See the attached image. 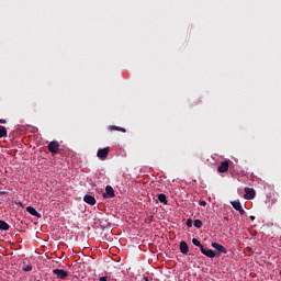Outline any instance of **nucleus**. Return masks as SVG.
<instances>
[{
    "mask_svg": "<svg viewBox=\"0 0 281 281\" xmlns=\"http://www.w3.org/2000/svg\"><path fill=\"white\" fill-rule=\"evenodd\" d=\"M110 150H111V148H109V147L99 148L98 151H97V157L101 161H105V159L109 157V151Z\"/></svg>",
    "mask_w": 281,
    "mask_h": 281,
    "instance_id": "1",
    "label": "nucleus"
},
{
    "mask_svg": "<svg viewBox=\"0 0 281 281\" xmlns=\"http://www.w3.org/2000/svg\"><path fill=\"white\" fill-rule=\"evenodd\" d=\"M244 192H245L244 199H246L247 201H251V199H255L256 196V190L251 188H245Z\"/></svg>",
    "mask_w": 281,
    "mask_h": 281,
    "instance_id": "2",
    "label": "nucleus"
},
{
    "mask_svg": "<svg viewBox=\"0 0 281 281\" xmlns=\"http://www.w3.org/2000/svg\"><path fill=\"white\" fill-rule=\"evenodd\" d=\"M54 276H57L59 280H65L69 276V272L63 270V269H54L53 270Z\"/></svg>",
    "mask_w": 281,
    "mask_h": 281,
    "instance_id": "3",
    "label": "nucleus"
},
{
    "mask_svg": "<svg viewBox=\"0 0 281 281\" xmlns=\"http://www.w3.org/2000/svg\"><path fill=\"white\" fill-rule=\"evenodd\" d=\"M59 148H60V144L58 143V140H53L48 144L49 153L56 154L58 153Z\"/></svg>",
    "mask_w": 281,
    "mask_h": 281,
    "instance_id": "4",
    "label": "nucleus"
},
{
    "mask_svg": "<svg viewBox=\"0 0 281 281\" xmlns=\"http://www.w3.org/2000/svg\"><path fill=\"white\" fill-rule=\"evenodd\" d=\"M115 196V191L113 190V187L106 186L105 187V193H103V198L106 199H113Z\"/></svg>",
    "mask_w": 281,
    "mask_h": 281,
    "instance_id": "5",
    "label": "nucleus"
},
{
    "mask_svg": "<svg viewBox=\"0 0 281 281\" xmlns=\"http://www.w3.org/2000/svg\"><path fill=\"white\" fill-rule=\"evenodd\" d=\"M201 254H203V256H206V258H216V252L212 249H205L204 246L201 249Z\"/></svg>",
    "mask_w": 281,
    "mask_h": 281,
    "instance_id": "6",
    "label": "nucleus"
},
{
    "mask_svg": "<svg viewBox=\"0 0 281 281\" xmlns=\"http://www.w3.org/2000/svg\"><path fill=\"white\" fill-rule=\"evenodd\" d=\"M211 247H213L214 249H216L220 254H227V249L224 248L223 245H221V244H218V243H216V241L212 243V244H211Z\"/></svg>",
    "mask_w": 281,
    "mask_h": 281,
    "instance_id": "7",
    "label": "nucleus"
},
{
    "mask_svg": "<svg viewBox=\"0 0 281 281\" xmlns=\"http://www.w3.org/2000/svg\"><path fill=\"white\" fill-rule=\"evenodd\" d=\"M180 251L181 254H183L184 256H188L189 251H190V247L188 246V243H186V240H181L180 241Z\"/></svg>",
    "mask_w": 281,
    "mask_h": 281,
    "instance_id": "8",
    "label": "nucleus"
},
{
    "mask_svg": "<svg viewBox=\"0 0 281 281\" xmlns=\"http://www.w3.org/2000/svg\"><path fill=\"white\" fill-rule=\"evenodd\" d=\"M26 212H29L31 216H36V218H41V213H38V211H36V209H34L33 206H27Z\"/></svg>",
    "mask_w": 281,
    "mask_h": 281,
    "instance_id": "9",
    "label": "nucleus"
},
{
    "mask_svg": "<svg viewBox=\"0 0 281 281\" xmlns=\"http://www.w3.org/2000/svg\"><path fill=\"white\" fill-rule=\"evenodd\" d=\"M227 170H229V162L227 161L222 162L217 168V172H227Z\"/></svg>",
    "mask_w": 281,
    "mask_h": 281,
    "instance_id": "10",
    "label": "nucleus"
},
{
    "mask_svg": "<svg viewBox=\"0 0 281 281\" xmlns=\"http://www.w3.org/2000/svg\"><path fill=\"white\" fill-rule=\"evenodd\" d=\"M83 201L88 203V205H95V198L93 195H85Z\"/></svg>",
    "mask_w": 281,
    "mask_h": 281,
    "instance_id": "11",
    "label": "nucleus"
},
{
    "mask_svg": "<svg viewBox=\"0 0 281 281\" xmlns=\"http://www.w3.org/2000/svg\"><path fill=\"white\" fill-rule=\"evenodd\" d=\"M158 201H159V203H162V205H168V199L166 198V194H164V193L158 194Z\"/></svg>",
    "mask_w": 281,
    "mask_h": 281,
    "instance_id": "12",
    "label": "nucleus"
},
{
    "mask_svg": "<svg viewBox=\"0 0 281 281\" xmlns=\"http://www.w3.org/2000/svg\"><path fill=\"white\" fill-rule=\"evenodd\" d=\"M3 137H8V128H5L3 125H0V139H3Z\"/></svg>",
    "mask_w": 281,
    "mask_h": 281,
    "instance_id": "13",
    "label": "nucleus"
},
{
    "mask_svg": "<svg viewBox=\"0 0 281 281\" xmlns=\"http://www.w3.org/2000/svg\"><path fill=\"white\" fill-rule=\"evenodd\" d=\"M0 229L2 232H8V229H10V225L5 223V221L0 220Z\"/></svg>",
    "mask_w": 281,
    "mask_h": 281,
    "instance_id": "14",
    "label": "nucleus"
},
{
    "mask_svg": "<svg viewBox=\"0 0 281 281\" xmlns=\"http://www.w3.org/2000/svg\"><path fill=\"white\" fill-rule=\"evenodd\" d=\"M108 128H109V131H120L121 133H126V128L115 126V125H110Z\"/></svg>",
    "mask_w": 281,
    "mask_h": 281,
    "instance_id": "15",
    "label": "nucleus"
},
{
    "mask_svg": "<svg viewBox=\"0 0 281 281\" xmlns=\"http://www.w3.org/2000/svg\"><path fill=\"white\" fill-rule=\"evenodd\" d=\"M231 205L236 210L237 212L243 207V204H240L238 201H232Z\"/></svg>",
    "mask_w": 281,
    "mask_h": 281,
    "instance_id": "16",
    "label": "nucleus"
},
{
    "mask_svg": "<svg viewBox=\"0 0 281 281\" xmlns=\"http://www.w3.org/2000/svg\"><path fill=\"white\" fill-rule=\"evenodd\" d=\"M193 225L196 227V229H201L203 227V222L201 220H195Z\"/></svg>",
    "mask_w": 281,
    "mask_h": 281,
    "instance_id": "17",
    "label": "nucleus"
},
{
    "mask_svg": "<svg viewBox=\"0 0 281 281\" xmlns=\"http://www.w3.org/2000/svg\"><path fill=\"white\" fill-rule=\"evenodd\" d=\"M192 244L195 245V247H200V249H202L203 245L201 244V241L196 238L192 239Z\"/></svg>",
    "mask_w": 281,
    "mask_h": 281,
    "instance_id": "18",
    "label": "nucleus"
},
{
    "mask_svg": "<svg viewBox=\"0 0 281 281\" xmlns=\"http://www.w3.org/2000/svg\"><path fill=\"white\" fill-rule=\"evenodd\" d=\"M22 271H26V272L32 271V265H27V266L23 267Z\"/></svg>",
    "mask_w": 281,
    "mask_h": 281,
    "instance_id": "19",
    "label": "nucleus"
},
{
    "mask_svg": "<svg viewBox=\"0 0 281 281\" xmlns=\"http://www.w3.org/2000/svg\"><path fill=\"white\" fill-rule=\"evenodd\" d=\"M194 222L192 221V218H188L187 220V227H192V224H193Z\"/></svg>",
    "mask_w": 281,
    "mask_h": 281,
    "instance_id": "20",
    "label": "nucleus"
},
{
    "mask_svg": "<svg viewBox=\"0 0 281 281\" xmlns=\"http://www.w3.org/2000/svg\"><path fill=\"white\" fill-rule=\"evenodd\" d=\"M155 221V215H149L148 217H147V222L148 223H153Z\"/></svg>",
    "mask_w": 281,
    "mask_h": 281,
    "instance_id": "21",
    "label": "nucleus"
},
{
    "mask_svg": "<svg viewBox=\"0 0 281 281\" xmlns=\"http://www.w3.org/2000/svg\"><path fill=\"white\" fill-rule=\"evenodd\" d=\"M199 205H201V207H205V205H207V202L202 200L199 202Z\"/></svg>",
    "mask_w": 281,
    "mask_h": 281,
    "instance_id": "22",
    "label": "nucleus"
},
{
    "mask_svg": "<svg viewBox=\"0 0 281 281\" xmlns=\"http://www.w3.org/2000/svg\"><path fill=\"white\" fill-rule=\"evenodd\" d=\"M237 212H239L240 216L245 215V209L243 206Z\"/></svg>",
    "mask_w": 281,
    "mask_h": 281,
    "instance_id": "23",
    "label": "nucleus"
},
{
    "mask_svg": "<svg viewBox=\"0 0 281 281\" xmlns=\"http://www.w3.org/2000/svg\"><path fill=\"white\" fill-rule=\"evenodd\" d=\"M99 281H106V277H100Z\"/></svg>",
    "mask_w": 281,
    "mask_h": 281,
    "instance_id": "24",
    "label": "nucleus"
},
{
    "mask_svg": "<svg viewBox=\"0 0 281 281\" xmlns=\"http://www.w3.org/2000/svg\"><path fill=\"white\" fill-rule=\"evenodd\" d=\"M5 119H0V124H5Z\"/></svg>",
    "mask_w": 281,
    "mask_h": 281,
    "instance_id": "25",
    "label": "nucleus"
},
{
    "mask_svg": "<svg viewBox=\"0 0 281 281\" xmlns=\"http://www.w3.org/2000/svg\"><path fill=\"white\" fill-rule=\"evenodd\" d=\"M3 194H8L7 191H0V196H3Z\"/></svg>",
    "mask_w": 281,
    "mask_h": 281,
    "instance_id": "26",
    "label": "nucleus"
},
{
    "mask_svg": "<svg viewBox=\"0 0 281 281\" xmlns=\"http://www.w3.org/2000/svg\"><path fill=\"white\" fill-rule=\"evenodd\" d=\"M250 221H256V216L251 215Z\"/></svg>",
    "mask_w": 281,
    "mask_h": 281,
    "instance_id": "27",
    "label": "nucleus"
}]
</instances>
